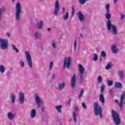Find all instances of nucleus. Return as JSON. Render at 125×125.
<instances>
[{
    "mask_svg": "<svg viewBox=\"0 0 125 125\" xmlns=\"http://www.w3.org/2000/svg\"><path fill=\"white\" fill-rule=\"evenodd\" d=\"M120 18H121V20H123V19H124V18H125V15L121 14V17Z\"/></svg>",
    "mask_w": 125,
    "mask_h": 125,
    "instance_id": "nucleus-43",
    "label": "nucleus"
},
{
    "mask_svg": "<svg viewBox=\"0 0 125 125\" xmlns=\"http://www.w3.org/2000/svg\"><path fill=\"white\" fill-rule=\"evenodd\" d=\"M69 17V13L66 12L65 14L62 16L63 20L66 21Z\"/></svg>",
    "mask_w": 125,
    "mask_h": 125,
    "instance_id": "nucleus-17",
    "label": "nucleus"
},
{
    "mask_svg": "<svg viewBox=\"0 0 125 125\" xmlns=\"http://www.w3.org/2000/svg\"><path fill=\"white\" fill-rule=\"evenodd\" d=\"M53 66V62H51L49 64V70L50 71H51L52 69V67Z\"/></svg>",
    "mask_w": 125,
    "mask_h": 125,
    "instance_id": "nucleus-33",
    "label": "nucleus"
},
{
    "mask_svg": "<svg viewBox=\"0 0 125 125\" xmlns=\"http://www.w3.org/2000/svg\"><path fill=\"white\" fill-rule=\"evenodd\" d=\"M38 35H39V32H36L35 33V36L36 37L37 40L39 39V36H38Z\"/></svg>",
    "mask_w": 125,
    "mask_h": 125,
    "instance_id": "nucleus-37",
    "label": "nucleus"
},
{
    "mask_svg": "<svg viewBox=\"0 0 125 125\" xmlns=\"http://www.w3.org/2000/svg\"><path fill=\"white\" fill-rule=\"evenodd\" d=\"M10 97L12 100V103H13L15 101V96L14 95V94H11Z\"/></svg>",
    "mask_w": 125,
    "mask_h": 125,
    "instance_id": "nucleus-20",
    "label": "nucleus"
},
{
    "mask_svg": "<svg viewBox=\"0 0 125 125\" xmlns=\"http://www.w3.org/2000/svg\"><path fill=\"white\" fill-rule=\"evenodd\" d=\"M25 54L26 55V59L27 60V63L30 68H33V62H32V58L30 55L29 51H25Z\"/></svg>",
    "mask_w": 125,
    "mask_h": 125,
    "instance_id": "nucleus-7",
    "label": "nucleus"
},
{
    "mask_svg": "<svg viewBox=\"0 0 125 125\" xmlns=\"http://www.w3.org/2000/svg\"><path fill=\"white\" fill-rule=\"evenodd\" d=\"M105 17L106 19L108 20L107 21V27L108 31H111V30H112L113 35H117L118 29H117V27H116V26L112 25L111 23V21L109 20L110 18H111V15H110L109 13H107L106 14Z\"/></svg>",
    "mask_w": 125,
    "mask_h": 125,
    "instance_id": "nucleus-1",
    "label": "nucleus"
},
{
    "mask_svg": "<svg viewBox=\"0 0 125 125\" xmlns=\"http://www.w3.org/2000/svg\"><path fill=\"white\" fill-rule=\"evenodd\" d=\"M74 109H75V111H78V108L77 107H75Z\"/></svg>",
    "mask_w": 125,
    "mask_h": 125,
    "instance_id": "nucleus-51",
    "label": "nucleus"
},
{
    "mask_svg": "<svg viewBox=\"0 0 125 125\" xmlns=\"http://www.w3.org/2000/svg\"><path fill=\"white\" fill-rule=\"evenodd\" d=\"M86 1H88V0H79V2H80L81 4H83Z\"/></svg>",
    "mask_w": 125,
    "mask_h": 125,
    "instance_id": "nucleus-27",
    "label": "nucleus"
},
{
    "mask_svg": "<svg viewBox=\"0 0 125 125\" xmlns=\"http://www.w3.org/2000/svg\"><path fill=\"white\" fill-rule=\"evenodd\" d=\"M84 90L83 89H82L81 91H80V94L79 96V98H81V96H82L83 94V92H84Z\"/></svg>",
    "mask_w": 125,
    "mask_h": 125,
    "instance_id": "nucleus-32",
    "label": "nucleus"
},
{
    "mask_svg": "<svg viewBox=\"0 0 125 125\" xmlns=\"http://www.w3.org/2000/svg\"><path fill=\"white\" fill-rule=\"evenodd\" d=\"M118 1V0H113L114 3L116 4L117 3V2Z\"/></svg>",
    "mask_w": 125,
    "mask_h": 125,
    "instance_id": "nucleus-46",
    "label": "nucleus"
},
{
    "mask_svg": "<svg viewBox=\"0 0 125 125\" xmlns=\"http://www.w3.org/2000/svg\"><path fill=\"white\" fill-rule=\"evenodd\" d=\"M82 107L83 108V109H86V105L84 103L82 104Z\"/></svg>",
    "mask_w": 125,
    "mask_h": 125,
    "instance_id": "nucleus-39",
    "label": "nucleus"
},
{
    "mask_svg": "<svg viewBox=\"0 0 125 125\" xmlns=\"http://www.w3.org/2000/svg\"><path fill=\"white\" fill-rule=\"evenodd\" d=\"M98 81H99L100 83L102 82V78H101V76H99L98 77Z\"/></svg>",
    "mask_w": 125,
    "mask_h": 125,
    "instance_id": "nucleus-38",
    "label": "nucleus"
},
{
    "mask_svg": "<svg viewBox=\"0 0 125 125\" xmlns=\"http://www.w3.org/2000/svg\"><path fill=\"white\" fill-rule=\"evenodd\" d=\"M16 19L17 20H19L20 19V15L21 14V12H22V10L21 9V5H20V3H17L16 6Z\"/></svg>",
    "mask_w": 125,
    "mask_h": 125,
    "instance_id": "nucleus-4",
    "label": "nucleus"
},
{
    "mask_svg": "<svg viewBox=\"0 0 125 125\" xmlns=\"http://www.w3.org/2000/svg\"><path fill=\"white\" fill-rule=\"evenodd\" d=\"M6 36L7 37H10V34H9V33H7Z\"/></svg>",
    "mask_w": 125,
    "mask_h": 125,
    "instance_id": "nucleus-50",
    "label": "nucleus"
},
{
    "mask_svg": "<svg viewBox=\"0 0 125 125\" xmlns=\"http://www.w3.org/2000/svg\"><path fill=\"white\" fill-rule=\"evenodd\" d=\"M19 100L21 104L24 103V94L21 92L19 94Z\"/></svg>",
    "mask_w": 125,
    "mask_h": 125,
    "instance_id": "nucleus-12",
    "label": "nucleus"
},
{
    "mask_svg": "<svg viewBox=\"0 0 125 125\" xmlns=\"http://www.w3.org/2000/svg\"><path fill=\"white\" fill-rule=\"evenodd\" d=\"M60 5L59 2L56 1L55 2V8L54 10V14L55 15H58V12H59Z\"/></svg>",
    "mask_w": 125,
    "mask_h": 125,
    "instance_id": "nucleus-9",
    "label": "nucleus"
},
{
    "mask_svg": "<svg viewBox=\"0 0 125 125\" xmlns=\"http://www.w3.org/2000/svg\"><path fill=\"white\" fill-rule=\"evenodd\" d=\"M37 114V112L36 111V109H33L31 110L30 113V117L32 119H34L35 117H36V115Z\"/></svg>",
    "mask_w": 125,
    "mask_h": 125,
    "instance_id": "nucleus-14",
    "label": "nucleus"
},
{
    "mask_svg": "<svg viewBox=\"0 0 125 125\" xmlns=\"http://www.w3.org/2000/svg\"><path fill=\"white\" fill-rule=\"evenodd\" d=\"M106 10L107 13H109L110 11V5H109V4H107L106 5Z\"/></svg>",
    "mask_w": 125,
    "mask_h": 125,
    "instance_id": "nucleus-25",
    "label": "nucleus"
},
{
    "mask_svg": "<svg viewBox=\"0 0 125 125\" xmlns=\"http://www.w3.org/2000/svg\"><path fill=\"white\" fill-rule=\"evenodd\" d=\"M20 64H21V67H24V62H21Z\"/></svg>",
    "mask_w": 125,
    "mask_h": 125,
    "instance_id": "nucleus-44",
    "label": "nucleus"
},
{
    "mask_svg": "<svg viewBox=\"0 0 125 125\" xmlns=\"http://www.w3.org/2000/svg\"><path fill=\"white\" fill-rule=\"evenodd\" d=\"M35 100L37 104L38 108H40V107H41V105H42V101H41V99L38 96H36L35 97Z\"/></svg>",
    "mask_w": 125,
    "mask_h": 125,
    "instance_id": "nucleus-11",
    "label": "nucleus"
},
{
    "mask_svg": "<svg viewBox=\"0 0 125 125\" xmlns=\"http://www.w3.org/2000/svg\"><path fill=\"white\" fill-rule=\"evenodd\" d=\"M118 75L119 76L120 78L122 79L124 76V72H123V71H119Z\"/></svg>",
    "mask_w": 125,
    "mask_h": 125,
    "instance_id": "nucleus-30",
    "label": "nucleus"
},
{
    "mask_svg": "<svg viewBox=\"0 0 125 125\" xmlns=\"http://www.w3.org/2000/svg\"><path fill=\"white\" fill-rule=\"evenodd\" d=\"M111 49L113 53H117L118 48H117V46H116V45H112L111 46Z\"/></svg>",
    "mask_w": 125,
    "mask_h": 125,
    "instance_id": "nucleus-15",
    "label": "nucleus"
},
{
    "mask_svg": "<svg viewBox=\"0 0 125 125\" xmlns=\"http://www.w3.org/2000/svg\"><path fill=\"white\" fill-rule=\"evenodd\" d=\"M4 70H5L4 66L3 65H0V72L3 74L4 73Z\"/></svg>",
    "mask_w": 125,
    "mask_h": 125,
    "instance_id": "nucleus-22",
    "label": "nucleus"
},
{
    "mask_svg": "<svg viewBox=\"0 0 125 125\" xmlns=\"http://www.w3.org/2000/svg\"><path fill=\"white\" fill-rule=\"evenodd\" d=\"M78 17L80 21H83V19H84V17L83 16V14L82 12H78Z\"/></svg>",
    "mask_w": 125,
    "mask_h": 125,
    "instance_id": "nucleus-13",
    "label": "nucleus"
},
{
    "mask_svg": "<svg viewBox=\"0 0 125 125\" xmlns=\"http://www.w3.org/2000/svg\"><path fill=\"white\" fill-rule=\"evenodd\" d=\"M52 47L53 48H56V45L55 44V43H52Z\"/></svg>",
    "mask_w": 125,
    "mask_h": 125,
    "instance_id": "nucleus-45",
    "label": "nucleus"
},
{
    "mask_svg": "<svg viewBox=\"0 0 125 125\" xmlns=\"http://www.w3.org/2000/svg\"><path fill=\"white\" fill-rule=\"evenodd\" d=\"M94 113L96 116L100 115L101 118H102V108L101 106L98 105V103L95 102L94 103Z\"/></svg>",
    "mask_w": 125,
    "mask_h": 125,
    "instance_id": "nucleus-2",
    "label": "nucleus"
},
{
    "mask_svg": "<svg viewBox=\"0 0 125 125\" xmlns=\"http://www.w3.org/2000/svg\"><path fill=\"white\" fill-rule=\"evenodd\" d=\"M43 24V23H42V21H39L37 24L38 29H42Z\"/></svg>",
    "mask_w": 125,
    "mask_h": 125,
    "instance_id": "nucleus-19",
    "label": "nucleus"
},
{
    "mask_svg": "<svg viewBox=\"0 0 125 125\" xmlns=\"http://www.w3.org/2000/svg\"><path fill=\"white\" fill-rule=\"evenodd\" d=\"M74 12H75V8L74 7V6L72 7V15H74Z\"/></svg>",
    "mask_w": 125,
    "mask_h": 125,
    "instance_id": "nucleus-40",
    "label": "nucleus"
},
{
    "mask_svg": "<svg viewBox=\"0 0 125 125\" xmlns=\"http://www.w3.org/2000/svg\"><path fill=\"white\" fill-rule=\"evenodd\" d=\"M73 119L74 120L75 123H77V113L76 112H73Z\"/></svg>",
    "mask_w": 125,
    "mask_h": 125,
    "instance_id": "nucleus-24",
    "label": "nucleus"
},
{
    "mask_svg": "<svg viewBox=\"0 0 125 125\" xmlns=\"http://www.w3.org/2000/svg\"><path fill=\"white\" fill-rule=\"evenodd\" d=\"M0 45L2 49H6L8 46V41L0 38Z\"/></svg>",
    "mask_w": 125,
    "mask_h": 125,
    "instance_id": "nucleus-6",
    "label": "nucleus"
},
{
    "mask_svg": "<svg viewBox=\"0 0 125 125\" xmlns=\"http://www.w3.org/2000/svg\"><path fill=\"white\" fill-rule=\"evenodd\" d=\"M61 108H62L61 105L56 106V109H57V112H58V113H61Z\"/></svg>",
    "mask_w": 125,
    "mask_h": 125,
    "instance_id": "nucleus-21",
    "label": "nucleus"
},
{
    "mask_svg": "<svg viewBox=\"0 0 125 125\" xmlns=\"http://www.w3.org/2000/svg\"><path fill=\"white\" fill-rule=\"evenodd\" d=\"M105 69L106 70H108L109 69H111V64H107L105 67Z\"/></svg>",
    "mask_w": 125,
    "mask_h": 125,
    "instance_id": "nucleus-36",
    "label": "nucleus"
},
{
    "mask_svg": "<svg viewBox=\"0 0 125 125\" xmlns=\"http://www.w3.org/2000/svg\"><path fill=\"white\" fill-rule=\"evenodd\" d=\"M77 47V41L75 40L74 42V49H76Z\"/></svg>",
    "mask_w": 125,
    "mask_h": 125,
    "instance_id": "nucleus-42",
    "label": "nucleus"
},
{
    "mask_svg": "<svg viewBox=\"0 0 125 125\" xmlns=\"http://www.w3.org/2000/svg\"><path fill=\"white\" fill-rule=\"evenodd\" d=\"M52 79H53V80H54V79L55 78V75H54V74H53V75H52Z\"/></svg>",
    "mask_w": 125,
    "mask_h": 125,
    "instance_id": "nucleus-49",
    "label": "nucleus"
},
{
    "mask_svg": "<svg viewBox=\"0 0 125 125\" xmlns=\"http://www.w3.org/2000/svg\"><path fill=\"white\" fill-rule=\"evenodd\" d=\"M100 101H101V102H102L103 104H104V102H105V100H104V97L102 94L100 95Z\"/></svg>",
    "mask_w": 125,
    "mask_h": 125,
    "instance_id": "nucleus-18",
    "label": "nucleus"
},
{
    "mask_svg": "<svg viewBox=\"0 0 125 125\" xmlns=\"http://www.w3.org/2000/svg\"><path fill=\"white\" fill-rule=\"evenodd\" d=\"M115 103H116V104L119 103V101H118V100H115Z\"/></svg>",
    "mask_w": 125,
    "mask_h": 125,
    "instance_id": "nucleus-48",
    "label": "nucleus"
},
{
    "mask_svg": "<svg viewBox=\"0 0 125 125\" xmlns=\"http://www.w3.org/2000/svg\"><path fill=\"white\" fill-rule=\"evenodd\" d=\"M107 82L108 85H109V86H111V85L113 84V81H110L107 79Z\"/></svg>",
    "mask_w": 125,
    "mask_h": 125,
    "instance_id": "nucleus-28",
    "label": "nucleus"
},
{
    "mask_svg": "<svg viewBox=\"0 0 125 125\" xmlns=\"http://www.w3.org/2000/svg\"><path fill=\"white\" fill-rule=\"evenodd\" d=\"M50 28H48V31H50Z\"/></svg>",
    "mask_w": 125,
    "mask_h": 125,
    "instance_id": "nucleus-54",
    "label": "nucleus"
},
{
    "mask_svg": "<svg viewBox=\"0 0 125 125\" xmlns=\"http://www.w3.org/2000/svg\"><path fill=\"white\" fill-rule=\"evenodd\" d=\"M13 1H14V0H12Z\"/></svg>",
    "mask_w": 125,
    "mask_h": 125,
    "instance_id": "nucleus-55",
    "label": "nucleus"
},
{
    "mask_svg": "<svg viewBox=\"0 0 125 125\" xmlns=\"http://www.w3.org/2000/svg\"><path fill=\"white\" fill-rule=\"evenodd\" d=\"M71 67V57L65 58L63 61V67L69 69Z\"/></svg>",
    "mask_w": 125,
    "mask_h": 125,
    "instance_id": "nucleus-5",
    "label": "nucleus"
},
{
    "mask_svg": "<svg viewBox=\"0 0 125 125\" xmlns=\"http://www.w3.org/2000/svg\"><path fill=\"white\" fill-rule=\"evenodd\" d=\"M13 50H15V51L17 53H18V52H19V50L17 49V48H16V46H15V45H13Z\"/></svg>",
    "mask_w": 125,
    "mask_h": 125,
    "instance_id": "nucleus-26",
    "label": "nucleus"
},
{
    "mask_svg": "<svg viewBox=\"0 0 125 125\" xmlns=\"http://www.w3.org/2000/svg\"><path fill=\"white\" fill-rule=\"evenodd\" d=\"M104 88H105V84H103L101 86V91L102 93L103 92V91H104Z\"/></svg>",
    "mask_w": 125,
    "mask_h": 125,
    "instance_id": "nucleus-31",
    "label": "nucleus"
},
{
    "mask_svg": "<svg viewBox=\"0 0 125 125\" xmlns=\"http://www.w3.org/2000/svg\"><path fill=\"white\" fill-rule=\"evenodd\" d=\"M14 117H15V115L13 114L11 112H9L8 114V118L9 120H13Z\"/></svg>",
    "mask_w": 125,
    "mask_h": 125,
    "instance_id": "nucleus-16",
    "label": "nucleus"
},
{
    "mask_svg": "<svg viewBox=\"0 0 125 125\" xmlns=\"http://www.w3.org/2000/svg\"><path fill=\"white\" fill-rule=\"evenodd\" d=\"M112 118L113 121L116 125H119L121 124V118L119 114L114 110H112Z\"/></svg>",
    "mask_w": 125,
    "mask_h": 125,
    "instance_id": "nucleus-3",
    "label": "nucleus"
},
{
    "mask_svg": "<svg viewBox=\"0 0 125 125\" xmlns=\"http://www.w3.org/2000/svg\"><path fill=\"white\" fill-rule=\"evenodd\" d=\"M97 59H98L97 54H95L93 58V60H94V61H97Z\"/></svg>",
    "mask_w": 125,
    "mask_h": 125,
    "instance_id": "nucleus-35",
    "label": "nucleus"
},
{
    "mask_svg": "<svg viewBox=\"0 0 125 125\" xmlns=\"http://www.w3.org/2000/svg\"><path fill=\"white\" fill-rule=\"evenodd\" d=\"M101 56H102V57H104V58H105V57H106V53H105V52L104 51H102L101 52Z\"/></svg>",
    "mask_w": 125,
    "mask_h": 125,
    "instance_id": "nucleus-34",
    "label": "nucleus"
},
{
    "mask_svg": "<svg viewBox=\"0 0 125 125\" xmlns=\"http://www.w3.org/2000/svg\"><path fill=\"white\" fill-rule=\"evenodd\" d=\"M122 85L121 83H116L115 84V87H117V88H121L122 87Z\"/></svg>",
    "mask_w": 125,
    "mask_h": 125,
    "instance_id": "nucleus-23",
    "label": "nucleus"
},
{
    "mask_svg": "<svg viewBox=\"0 0 125 125\" xmlns=\"http://www.w3.org/2000/svg\"><path fill=\"white\" fill-rule=\"evenodd\" d=\"M79 71L80 75V80L81 83H83V74L84 73V68L83 67L82 64H79Z\"/></svg>",
    "mask_w": 125,
    "mask_h": 125,
    "instance_id": "nucleus-8",
    "label": "nucleus"
},
{
    "mask_svg": "<svg viewBox=\"0 0 125 125\" xmlns=\"http://www.w3.org/2000/svg\"><path fill=\"white\" fill-rule=\"evenodd\" d=\"M70 103H71V100H69V101H68L69 105H70Z\"/></svg>",
    "mask_w": 125,
    "mask_h": 125,
    "instance_id": "nucleus-53",
    "label": "nucleus"
},
{
    "mask_svg": "<svg viewBox=\"0 0 125 125\" xmlns=\"http://www.w3.org/2000/svg\"><path fill=\"white\" fill-rule=\"evenodd\" d=\"M2 15L1 14V9H0V21L1 20V17Z\"/></svg>",
    "mask_w": 125,
    "mask_h": 125,
    "instance_id": "nucleus-41",
    "label": "nucleus"
},
{
    "mask_svg": "<svg viewBox=\"0 0 125 125\" xmlns=\"http://www.w3.org/2000/svg\"><path fill=\"white\" fill-rule=\"evenodd\" d=\"M76 84V75L74 74L71 78V85L72 87H75Z\"/></svg>",
    "mask_w": 125,
    "mask_h": 125,
    "instance_id": "nucleus-10",
    "label": "nucleus"
},
{
    "mask_svg": "<svg viewBox=\"0 0 125 125\" xmlns=\"http://www.w3.org/2000/svg\"><path fill=\"white\" fill-rule=\"evenodd\" d=\"M65 10H66V9H65V8L62 7V11H63V12H64V11H65Z\"/></svg>",
    "mask_w": 125,
    "mask_h": 125,
    "instance_id": "nucleus-52",
    "label": "nucleus"
},
{
    "mask_svg": "<svg viewBox=\"0 0 125 125\" xmlns=\"http://www.w3.org/2000/svg\"><path fill=\"white\" fill-rule=\"evenodd\" d=\"M109 92H110V93H113V90L112 89H109Z\"/></svg>",
    "mask_w": 125,
    "mask_h": 125,
    "instance_id": "nucleus-47",
    "label": "nucleus"
},
{
    "mask_svg": "<svg viewBox=\"0 0 125 125\" xmlns=\"http://www.w3.org/2000/svg\"><path fill=\"white\" fill-rule=\"evenodd\" d=\"M64 86H65V83H62V84H60L59 85V89H63V88H64Z\"/></svg>",
    "mask_w": 125,
    "mask_h": 125,
    "instance_id": "nucleus-29",
    "label": "nucleus"
}]
</instances>
